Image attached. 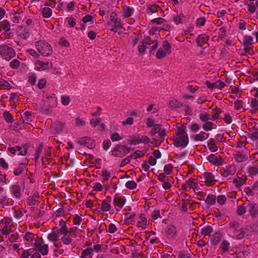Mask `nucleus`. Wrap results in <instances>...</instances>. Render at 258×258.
<instances>
[{
	"instance_id": "obj_19",
	"label": "nucleus",
	"mask_w": 258,
	"mask_h": 258,
	"mask_svg": "<svg viewBox=\"0 0 258 258\" xmlns=\"http://www.w3.org/2000/svg\"><path fill=\"white\" fill-rule=\"evenodd\" d=\"M249 153L248 152L243 153L240 151H236L233 155L235 160L237 162H242L246 161L248 158Z\"/></svg>"
},
{
	"instance_id": "obj_24",
	"label": "nucleus",
	"mask_w": 258,
	"mask_h": 258,
	"mask_svg": "<svg viewBox=\"0 0 258 258\" xmlns=\"http://www.w3.org/2000/svg\"><path fill=\"white\" fill-rule=\"evenodd\" d=\"M10 190L11 194L14 197L17 199H20L21 198V188L18 183H16L12 185L10 188Z\"/></svg>"
},
{
	"instance_id": "obj_60",
	"label": "nucleus",
	"mask_w": 258,
	"mask_h": 258,
	"mask_svg": "<svg viewBox=\"0 0 258 258\" xmlns=\"http://www.w3.org/2000/svg\"><path fill=\"white\" fill-rule=\"evenodd\" d=\"M161 125L158 124H156L154 125L153 128L150 132V134L152 136H154L156 133L160 131Z\"/></svg>"
},
{
	"instance_id": "obj_17",
	"label": "nucleus",
	"mask_w": 258,
	"mask_h": 258,
	"mask_svg": "<svg viewBox=\"0 0 258 258\" xmlns=\"http://www.w3.org/2000/svg\"><path fill=\"white\" fill-rule=\"evenodd\" d=\"M125 150H126L125 146L117 145L112 150V155L115 157H122L126 155Z\"/></svg>"
},
{
	"instance_id": "obj_7",
	"label": "nucleus",
	"mask_w": 258,
	"mask_h": 258,
	"mask_svg": "<svg viewBox=\"0 0 258 258\" xmlns=\"http://www.w3.org/2000/svg\"><path fill=\"white\" fill-rule=\"evenodd\" d=\"M34 249L40 252L42 255H45L48 252V245L47 244H45L42 239H40L35 241Z\"/></svg>"
},
{
	"instance_id": "obj_18",
	"label": "nucleus",
	"mask_w": 258,
	"mask_h": 258,
	"mask_svg": "<svg viewBox=\"0 0 258 258\" xmlns=\"http://www.w3.org/2000/svg\"><path fill=\"white\" fill-rule=\"evenodd\" d=\"M17 34L19 39L26 40L28 38L30 35L29 30L26 27L20 26L17 30Z\"/></svg>"
},
{
	"instance_id": "obj_30",
	"label": "nucleus",
	"mask_w": 258,
	"mask_h": 258,
	"mask_svg": "<svg viewBox=\"0 0 258 258\" xmlns=\"http://www.w3.org/2000/svg\"><path fill=\"white\" fill-rule=\"evenodd\" d=\"M212 244L217 245L221 240L222 235L219 232H217L210 236Z\"/></svg>"
},
{
	"instance_id": "obj_35",
	"label": "nucleus",
	"mask_w": 258,
	"mask_h": 258,
	"mask_svg": "<svg viewBox=\"0 0 258 258\" xmlns=\"http://www.w3.org/2000/svg\"><path fill=\"white\" fill-rule=\"evenodd\" d=\"M162 11L161 8L156 4H149L147 6L146 12L148 13L152 14L158 11V10Z\"/></svg>"
},
{
	"instance_id": "obj_33",
	"label": "nucleus",
	"mask_w": 258,
	"mask_h": 258,
	"mask_svg": "<svg viewBox=\"0 0 258 258\" xmlns=\"http://www.w3.org/2000/svg\"><path fill=\"white\" fill-rule=\"evenodd\" d=\"M93 17L90 15H87L82 18L83 24L81 25L80 29L84 31L85 29V24L87 23L92 24L93 23Z\"/></svg>"
},
{
	"instance_id": "obj_34",
	"label": "nucleus",
	"mask_w": 258,
	"mask_h": 258,
	"mask_svg": "<svg viewBox=\"0 0 258 258\" xmlns=\"http://www.w3.org/2000/svg\"><path fill=\"white\" fill-rule=\"evenodd\" d=\"M207 146L209 149L212 152H215L218 150V146L215 139L211 138L207 142Z\"/></svg>"
},
{
	"instance_id": "obj_43",
	"label": "nucleus",
	"mask_w": 258,
	"mask_h": 258,
	"mask_svg": "<svg viewBox=\"0 0 258 258\" xmlns=\"http://www.w3.org/2000/svg\"><path fill=\"white\" fill-rule=\"evenodd\" d=\"M185 16L182 13H180L179 14L176 15L173 17V21L176 25L180 24L182 22V21L184 19Z\"/></svg>"
},
{
	"instance_id": "obj_26",
	"label": "nucleus",
	"mask_w": 258,
	"mask_h": 258,
	"mask_svg": "<svg viewBox=\"0 0 258 258\" xmlns=\"http://www.w3.org/2000/svg\"><path fill=\"white\" fill-rule=\"evenodd\" d=\"M28 161L27 159L20 164L19 166L15 168L14 170V173L15 176H19L22 173L23 171L26 168V165L28 164Z\"/></svg>"
},
{
	"instance_id": "obj_31",
	"label": "nucleus",
	"mask_w": 258,
	"mask_h": 258,
	"mask_svg": "<svg viewBox=\"0 0 258 258\" xmlns=\"http://www.w3.org/2000/svg\"><path fill=\"white\" fill-rule=\"evenodd\" d=\"M248 212L252 217H256L258 214V206L256 204L251 203L248 205Z\"/></svg>"
},
{
	"instance_id": "obj_22",
	"label": "nucleus",
	"mask_w": 258,
	"mask_h": 258,
	"mask_svg": "<svg viewBox=\"0 0 258 258\" xmlns=\"http://www.w3.org/2000/svg\"><path fill=\"white\" fill-rule=\"evenodd\" d=\"M112 200L110 197H107L102 201L100 210L103 212H108L111 209Z\"/></svg>"
},
{
	"instance_id": "obj_27",
	"label": "nucleus",
	"mask_w": 258,
	"mask_h": 258,
	"mask_svg": "<svg viewBox=\"0 0 258 258\" xmlns=\"http://www.w3.org/2000/svg\"><path fill=\"white\" fill-rule=\"evenodd\" d=\"M246 180V176L243 175L241 177H237L236 178H234L233 180V182L237 187H240L245 184Z\"/></svg>"
},
{
	"instance_id": "obj_62",
	"label": "nucleus",
	"mask_w": 258,
	"mask_h": 258,
	"mask_svg": "<svg viewBox=\"0 0 258 258\" xmlns=\"http://www.w3.org/2000/svg\"><path fill=\"white\" fill-rule=\"evenodd\" d=\"M11 221L12 220L10 218L5 217L2 220H1V224L3 227H9V225L11 224Z\"/></svg>"
},
{
	"instance_id": "obj_5",
	"label": "nucleus",
	"mask_w": 258,
	"mask_h": 258,
	"mask_svg": "<svg viewBox=\"0 0 258 258\" xmlns=\"http://www.w3.org/2000/svg\"><path fill=\"white\" fill-rule=\"evenodd\" d=\"M35 47L39 52L44 56H47L52 53V48L51 45L44 41H39L36 43Z\"/></svg>"
},
{
	"instance_id": "obj_12",
	"label": "nucleus",
	"mask_w": 258,
	"mask_h": 258,
	"mask_svg": "<svg viewBox=\"0 0 258 258\" xmlns=\"http://www.w3.org/2000/svg\"><path fill=\"white\" fill-rule=\"evenodd\" d=\"M126 199L123 196L115 195L113 198V204L117 211H119L125 205Z\"/></svg>"
},
{
	"instance_id": "obj_46",
	"label": "nucleus",
	"mask_w": 258,
	"mask_h": 258,
	"mask_svg": "<svg viewBox=\"0 0 258 258\" xmlns=\"http://www.w3.org/2000/svg\"><path fill=\"white\" fill-rule=\"evenodd\" d=\"M248 173L250 177H254L258 174V168L255 166H250L248 167Z\"/></svg>"
},
{
	"instance_id": "obj_37",
	"label": "nucleus",
	"mask_w": 258,
	"mask_h": 258,
	"mask_svg": "<svg viewBox=\"0 0 258 258\" xmlns=\"http://www.w3.org/2000/svg\"><path fill=\"white\" fill-rule=\"evenodd\" d=\"M209 40V36L206 35H201L198 36L197 39V43L200 46H202L204 44L206 43Z\"/></svg>"
},
{
	"instance_id": "obj_61",
	"label": "nucleus",
	"mask_w": 258,
	"mask_h": 258,
	"mask_svg": "<svg viewBox=\"0 0 258 258\" xmlns=\"http://www.w3.org/2000/svg\"><path fill=\"white\" fill-rule=\"evenodd\" d=\"M71 102V99L69 96L63 95L61 96V102L62 105L67 106Z\"/></svg>"
},
{
	"instance_id": "obj_6",
	"label": "nucleus",
	"mask_w": 258,
	"mask_h": 258,
	"mask_svg": "<svg viewBox=\"0 0 258 258\" xmlns=\"http://www.w3.org/2000/svg\"><path fill=\"white\" fill-rule=\"evenodd\" d=\"M171 44L168 41H164L162 46L158 50L156 57L158 59L164 58L166 55L171 53Z\"/></svg>"
},
{
	"instance_id": "obj_28",
	"label": "nucleus",
	"mask_w": 258,
	"mask_h": 258,
	"mask_svg": "<svg viewBox=\"0 0 258 258\" xmlns=\"http://www.w3.org/2000/svg\"><path fill=\"white\" fill-rule=\"evenodd\" d=\"M243 41V44L245 47V50L246 51H249L253 42L252 37L251 36H244Z\"/></svg>"
},
{
	"instance_id": "obj_13",
	"label": "nucleus",
	"mask_w": 258,
	"mask_h": 258,
	"mask_svg": "<svg viewBox=\"0 0 258 258\" xmlns=\"http://www.w3.org/2000/svg\"><path fill=\"white\" fill-rule=\"evenodd\" d=\"M52 63L50 62L38 60L35 62V69L38 71L48 70L52 68Z\"/></svg>"
},
{
	"instance_id": "obj_29",
	"label": "nucleus",
	"mask_w": 258,
	"mask_h": 258,
	"mask_svg": "<svg viewBox=\"0 0 258 258\" xmlns=\"http://www.w3.org/2000/svg\"><path fill=\"white\" fill-rule=\"evenodd\" d=\"M209 137V134L205 132H201L199 134H196L192 137L195 141H204L207 140Z\"/></svg>"
},
{
	"instance_id": "obj_4",
	"label": "nucleus",
	"mask_w": 258,
	"mask_h": 258,
	"mask_svg": "<svg viewBox=\"0 0 258 258\" xmlns=\"http://www.w3.org/2000/svg\"><path fill=\"white\" fill-rule=\"evenodd\" d=\"M16 55V52L12 47L4 44L0 45V56L3 59L9 61Z\"/></svg>"
},
{
	"instance_id": "obj_1",
	"label": "nucleus",
	"mask_w": 258,
	"mask_h": 258,
	"mask_svg": "<svg viewBox=\"0 0 258 258\" xmlns=\"http://www.w3.org/2000/svg\"><path fill=\"white\" fill-rule=\"evenodd\" d=\"M173 140V144L176 147L185 148L187 145L189 140L185 126L180 125L177 126L176 136Z\"/></svg>"
},
{
	"instance_id": "obj_53",
	"label": "nucleus",
	"mask_w": 258,
	"mask_h": 258,
	"mask_svg": "<svg viewBox=\"0 0 258 258\" xmlns=\"http://www.w3.org/2000/svg\"><path fill=\"white\" fill-rule=\"evenodd\" d=\"M249 138L252 140H256L258 139V128H253L249 134Z\"/></svg>"
},
{
	"instance_id": "obj_41",
	"label": "nucleus",
	"mask_w": 258,
	"mask_h": 258,
	"mask_svg": "<svg viewBox=\"0 0 258 258\" xmlns=\"http://www.w3.org/2000/svg\"><path fill=\"white\" fill-rule=\"evenodd\" d=\"M41 14L44 18H48L52 15V10L48 7H44L41 9Z\"/></svg>"
},
{
	"instance_id": "obj_36",
	"label": "nucleus",
	"mask_w": 258,
	"mask_h": 258,
	"mask_svg": "<svg viewBox=\"0 0 258 258\" xmlns=\"http://www.w3.org/2000/svg\"><path fill=\"white\" fill-rule=\"evenodd\" d=\"M183 104L176 99H172L168 103V107L172 109L182 107Z\"/></svg>"
},
{
	"instance_id": "obj_8",
	"label": "nucleus",
	"mask_w": 258,
	"mask_h": 258,
	"mask_svg": "<svg viewBox=\"0 0 258 258\" xmlns=\"http://www.w3.org/2000/svg\"><path fill=\"white\" fill-rule=\"evenodd\" d=\"M236 170V166L234 164H231L227 165L222 169L220 174L223 177L230 179L231 176L235 174Z\"/></svg>"
},
{
	"instance_id": "obj_47",
	"label": "nucleus",
	"mask_w": 258,
	"mask_h": 258,
	"mask_svg": "<svg viewBox=\"0 0 258 258\" xmlns=\"http://www.w3.org/2000/svg\"><path fill=\"white\" fill-rule=\"evenodd\" d=\"M205 202L208 205H214L216 203V196L212 195H208Z\"/></svg>"
},
{
	"instance_id": "obj_21",
	"label": "nucleus",
	"mask_w": 258,
	"mask_h": 258,
	"mask_svg": "<svg viewBox=\"0 0 258 258\" xmlns=\"http://www.w3.org/2000/svg\"><path fill=\"white\" fill-rule=\"evenodd\" d=\"M205 182L207 186H212L217 181L214 175L210 172H205L204 174Z\"/></svg>"
},
{
	"instance_id": "obj_54",
	"label": "nucleus",
	"mask_w": 258,
	"mask_h": 258,
	"mask_svg": "<svg viewBox=\"0 0 258 258\" xmlns=\"http://www.w3.org/2000/svg\"><path fill=\"white\" fill-rule=\"evenodd\" d=\"M145 153L143 151L137 150L135 153L131 155L132 159H136L138 158L143 157Z\"/></svg>"
},
{
	"instance_id": "obj_25",
	"label": "nucleus",
	"mask_w": 258,
	"mask_h": 258,
	"mask_svg": "<svg viewBox=\"0 0 258 258\" xmlns=\"http://www.w3.org/2000/svg\"><path fill=\"white\" fill-rule=\"evenodd\" d=\"M205 85L210 89H213L214 88H218L222 89L223 88L225 84L224 82L221 81V80H219L215 83H210L209 81H207L205 82Z\"/></svg>"
},
{
	"instance_id": "obj_55",
	"label": "nucleus",
	"mask_w": 258,
	"mask_h": 258,
	"mask_svg": "<svg viewBox=\"0 0 258 258\" xmlns=\"http://www.w3.org/2000/svg\"><path fill=\"white\" fill-rule=\"evenodd\" d=\"M213 231V228L210 226H207L202 229L201 234L204 236L208 235L212 233Z\"/></svg>"
},
{
	"instance_id": "obj_50",
	"label": "nucleus",
	"mask_w": 258,
	"mask_h": 258,
	"mask_svg": "<svg viewBox=\"0 0 258 258\" xmlns=\"http://www.w3.org/2000/svg\"><path fill=\"white\" fill-rule=\"evenodd\" d=\"M101 176L103 177V183L107 181L110 177V172L107 169H103L101 171Z\"/></svg>"
},
{
	"instance_id": "obj_49",
	"label": "nucleus",
	"mask_w": 258,
	"mask_h": 258,
	"mask_svg": "<svg viewBox=\"0 0 258 258\" xmlns=\"http://www.w3.org/2000/svg\"><path fill=\"white\" fill-rule=\"evenodd\" d=\"M230 243L226 240H224L220 244V248L223 252H226L229 250Z\"/></svg>"
},
{
	"instance_id": "obj_52",
	"label": "nucleus",
	"mask_w": 258,
	"mask_h": 258,
	"mask_svg": "<svg viewBox=\"0 0 258 258\" xmlns=\"http://www.w3.org/2000/svg\"><path fill=\"white\" fill-rule=\"evenodd\" d=\"M51 160V153H49L46 154L45 157L42 158V163L44 166H46L47 164H49L50 163V160Z\"/></svg>"
},
{
	"instance_id": "obj_2",
	"label": "nucleus",
	"mask_w": 258,
	"mask_h": 258,
	"mask_svg": "<svg viewBox=\"0 0 258 258\" xmlns=\"http://www.w3.org/2000/svg\"><path fill=\"white\" fill-rule=\"evenodd\" d=\"M202 186V185L199 184L197 179L190 178L182 184V188L185 191L192 188L194 192L196 193L197 195L200 196L201 198H204L206 195V194L201 190V187Z\"/></svg>"
},
{
	"instance_id": "obj_40",
	"label": "nucleus",
	"mask_w": 258,
	"mask_h": 258,
	"mask_svg": "<svg viewBox=\"0 0 258 258\" xmlns=\"http://www.w3.org/2000/svg\"><path fill=\"white\" fill-rule=\"evenodd\" d=\"M1 30H4L6 32L10 30V23L7 20H4L0 22Z\"/></svg>"
},
{
	"instance_id": "obj_3",
	"label": "nucleus",
	"mask_w": 258,
	"mask_h": 258,
	"mask_svg": "<svg viewBox=\"0 0 258 258\" xmlns=\"http://www.w3.org/2000/svg\"><path fill=\"white\" fill-rule=\"evenodd\" d=\"M62 222L63 223V225L60 228H58L56 227H54L52 228L51 232L48 234L47 238L49 241L54 242L57 241L59 239L60 235H61V234H66L67 233L69 232V231L66 226V223L63 220H61L60 222V224Z\"/></svg>"
},
{
	"instance_id": "obj_23",
	"label": "nucleus",
	"mask_w": 258,
	"mask_h": 258,
	"mask_svg": "<svg viewBox=\"0 0 258 258\" xmlns=\"http://www.w3.org/2000/svg\"><path fill=\"white\" fill-rule=\"evenodd\" d=\"M143 43H144L147 47L148 46L153 44L151 47L152 50H155L158 47V43L157 40L156 39H154L153 38H151L150 37H146L143 40Z\"/></svg>"
},
{
	"instance_id": "obj_11",
	"label": "nucleus",
	"mask_w": 258,
	"mask_h": 258,
	"mask_svg": "<svg viewBox=\"0 0 258 258\" xmlns=\"http://www.w3.org/2000/svg\"><path fill=\"white\" fill-rule=\"evenodd\" d=\"M77 143L80 145L86 146L90 149H92L95 147L94 141L87 137L79 138L77 141Z\"/></svg>"
},
{
	"instance_id": "obj_15",
	"label": "nucleus",
	"mask_w": 258,
	"mask_h": 258,
	"mask_svg": "<svg viewBox=\"0 0 258 258\" xmlns=\"http://www.w3.org/2000/svg\"><path fill=\"white\" fill-rule=\"evenodd\" d=\"M207 159L212 164L219 166L223 165L224 160L220 156H217L215 154H211L207 157Z\"/></svg>"
},
{
	"instance_id": "obj_48",
	"label": "nucleus",
	"mask_w": 258,
	"mask_h": 258,
	"mask_svg": "<svg viewBox=\"0 0 258 258\" xmlns=\"http://www.w3.org/2000/svg\"><path fill=\"white\" fill-rule=\"evenodd\" d=\"M93 249L92 248H87L83 251L81 257L83 258H92Z\"/></svg>"
},
{
	"instance_id": "obj_44",
	"label": "nucleus",
	"mask_w": 258,
	"mask_h": 258,
	"mask_svg": "<svg viewBox=\"0 0 258 258\" xmlns=\"http://www.w3.org/2000/svg\"><path fill=\"white\" fill-rule=\"evenodd\" d=\"M232 233L233 237L237 239H242L244 235V232L242 229H238L235 231H232Z\"/></svg>"
},
{
	"instance_id": "obj_63",
	"label": "nucleus",
	"mask_w": 258,
	"mask_h": 258,
	"mask_svg": "<svg viewBox=\"0 0 258 258\" xmlns=\"http://www.w3.org/2000/svg\"><path fill=\"white\" fill-rule=\"evenodd\" d=\"M173 168V165L171 164H168L164 166V171L166 174L169 175L171 173Z\"/></svg>"
},
{
	"instance_id": "obj_57",
	"label": "nucleus",
	"mask_w": 258,
	"mask_h": 258,
	"mask_svg": "<svg viewBox=\"0 0 258 258\" xmlns=\"http://www.w3.org/2000/svg\"><path fill=\"white\" fill-rule=\"evenodd\" d=\"M20 65V62L17 59H13L10 63V67L13 69H17Z\"/></svg>"
},
{
	"instance_id": "obj_9",
	"label": "nucleus",
	"mask_w": 258,
	"mask_h": 258,
	"mask_svg": "<svg viewBox=\"0 0 258 258\" xmlns=\"http://www.w3.org/2000/svg\"><path fill=\"white\" fill-rule=\"evenodd\" d=\"M110 18L111 22L113 23V27L110 29L111 31L116 33L118 29L123 28L121 21L118 19L116 13L114 12L111 13L110 16Z\"/></svg>"
},
{
	"instance_id": "obj_64",
	"label": "nucleus",
	"mask_w": 258,
	"mask_h": 258,
	"mask_svg": "<svg viewBox=\"0 0 258 258\" xmlns=\"http://www.w3.org/2000/svg\"><path fill=\"white\" fill-rule=\"evenodd\" d=\"M251 107L252 108V111L255 112L258 109V101L256 99H252L251 104Z\"/></svg>"
},
{
	"instance_id": "obj_56",
	"label": "nucleus",
	"mask_w": 258,
	"mask_h": 258,
	"mask_svg": "<svg viewBox=\"0 0 258 258\" xmlns=\"http://www.w3.org/2000/svg\"><path fill=\"white\" fill-rule=\"evenodd\" d=\"M199 117L200 120L204 122L208 121L210 119V115L206 112L200 113L199 114Z\"/></svg>"
},
{
	"instance_id": "obj_16",
	"label": "nucleus",
	"mask_w": 258,
	"mask_h": 258,
	"mask_svg": "<svg viewBox=\"0 0 258 258\" xmlns=\"http://www.w3.org/2000/svg\"><path fill=\"white\" fill-rule=\"evenodd\" d=\"M65 127V123L60 121H56L51 126V132L53 134H58L61 133Z\"/></svg>"
},
{
	"instance_id": "obj_45",
	"label": "nucleus",
	"mask_w": 258,
	"mask_h": 258,
	"mask_svg": "<svg viewBox=\"0 0 258 258\" xmlns=\"http://www.w3.org/2000/svg\"><path fill=\"white\" fill-rule=\"evenodd\" d=\"M68 233L66 234H61L63 236L61 238V241L63 244L64 245H69L72 242V239L70 237V236L68 235Z\"/></svg>"
},
{
	"instance_id": "obj_10",
	"label": "nucleus",
	"mask_w": 258,
	"mask_h": 258,
	"mask_svg": "<svg viewBox=\"0 0 258 258\" xmlns=\"http://www.w3.org/2000/svg\"><path fill=\"white\" fill-rule=\"evenodd\" d=\"M128 141L130 144L136 145L141 143L148 144L150 142V139L147 136H140L138 135L131 138Z\"/></svg>"
},
{
	"instance_id": "obj_32",
	"label": "nucleus",
	"mask_w": 258,
	"mask_h": 258,
	"mask_svg": "<svg viewBox=\"0 0 258 258\" xmlns=\"http://www.w3.org/2000/svg\"><path fill=\"white\" fill-rule=\"evenodd\" d=\"M245 3L248 6V12L253 14L256 11V2L254 0H245Z\"/></svg>"
},
{
	"instance_id": "obj_38",
	"label": "nucleus",
	"mask_w": 258,
	"mask_h": 258,
	"mask_svg": "<svg viewBox=\"0 0 258 258\" xmlns=\"http://www.w3.org/2000/svg\"><path fill=\"white\" fill-rule=\"evenodd\" d=\"M203 129L205 131H211L213 129H215L217 125L212 121H207L205 122L203 125Z\"/></svg>"
},
{
	"instance_id": "obj_42",
	"label": "nucleus",
	"mask_w": 258,
	"mask_h": 258,
	"mask_svg": "<svg viewBox=\"0 0 258 258\" xmlns=\"http://www.w3.org/2000/svg\"><path fill=\"white\" fill-rule=\"evenodd\" d=\"M134 11V9L133 8L128 6H124L123 16L124 18H128L132 15Z\"/></svg>"
},
{
	"instance_id": "obj_14",
	"label": "nucleus",
	"mask_w": 258,
	"mask_h": 258,
	"mask_svg": "<svg viewBox=\"0 0 258 258\" xmlns=\"http://www.w3.org/2000/svg\"><path fill=\"white\" fill-rule=\"evenodd\" d=\"M27 147L26 146L20 147L19 146L15 147H9L8 151L10 153L11 155H14L16 152H18L19 155H25L27 153Z\"/></svg>"
},
{
	"instance_id": "obj_51",
	"label": "nucleus",
	"mask_w": 258,
	"mask_h": 258,
	"mask_svg": "<svg viewBox=\"0 0 258 258\" xmlns=\"http://www.w3.org/2000/svg\"><path fill=\"white\" fill-rule=\"evenodd\" d=\"M3 116L5 120L8 122L11 123L13 121V119L11 114L8 111H5L3 113Z\"/></svg>"
},
{
	"instance_id": "obj_39",
	"label": "nucleus",
	"mask_w": 258,
	"mask_h": 258,
	"mask_svg": "<svg viewBox=\"0 0 258 258\" xmlns=\"http://www.w3.org/2000/svg\"><path fill=\"white\" fill-rule=\"evenodd\" d=\"M137 226L143 229H145L147 226V219L143 215H141L139 217V220L138 221Z\"/></svg>"
},
{
	"instance_id": "obj_20",
	"label": "nucleus",
	"mask_w": 258,
	"mask_h": 258,
	"mask_svg": "<svg viewBox=\"0 0 258 258\" xmlns=\"http://www.w3.org/2000/svg\"><path fill=\"white\" fill-rule=\"evenodd\" d=\"M165 234L169 239L175 238L177 235V229L174 226L169 225L165 229Z\"/></svg>"
},
{
	"instance_id": "obj_59",
	"label": "nucleus",
	"mask_w": 258,
	"mask_h": 258,
	"mask_svg": "<svg viewBox=\"0 0 258 258\" xmlns=\"http://www.w3.org/2000/svg\"><path fill=\"white\" fill-rule=\"evenodd\" d=\"M37 197V195H34L32 197H29L27 200V204L29 206L34 205L37 202L36 198Z\"/></svg>"
},
{
	"instance_id": "obj_58",
	"label": "nucleus",
	"mask_w": 258,
	"mask_h": 258,
	"mask_svg": "<svg viewBox=\"0 0 258 258\" xmlns=\"http://www.w3.org/2000/svg\"><path fill=\"white\" fill-rule=\"evenodd\" d=\"M165 22L166 20L164 19L161 17H159L152 19L151 21V23L152 24H156L157 25H160L164 23Z\"/></svg>"
}]
</instances>
